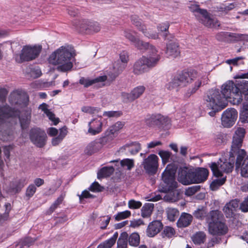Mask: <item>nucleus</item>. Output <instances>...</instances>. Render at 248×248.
Masks as SVG:
<instances>
[{"instance_id": "58", "label": "nucleus", "mask_w": 248, "mask_h": 248, "mask_svg": "<svg viewBox=\"0 0 248 248\" xmlns=\"http://www.w3.org/2000/svg\"><path fill=\"white\" fill-rule=\"evenodd\" d=\"M103 116L108 117H118L122 115V113L120 111H105L103 113Z\"/></svg>"}, {"instance_id": "40", "label": "nucleus", "mask_w": 248, "mask_h": 248, "mask_svg": "<svg viewBox=\"0 0 248 248\" xmlns=\"http://www.w3.org/2000/svg\"><path fill=\"white\" fill-rule=\"evenodd\" d=\"M237 86L238 88V92L242 96V94L245 95H248V81L242 80Z\"/></svg>"}, {"instance_id": "51", "label": "nucleus", "mask_w": 248, "mask_h": 248, "mask_svg": "<svg viewBox=\"0 0 248 248\" xmlns=\"http://www.w3.org/2000/svg\"><path fill=\"white\" fill-rule=\"evenodd\" d=\"M131 216V212L128 210H125L123 212H119L115 216V219L116 221H119L128 218Z\"/></svg>"}, {"instance_id": "44", "label": "nucleus", "mask_w": 248, "mask_h": 248, "mask_svg": "<svg viewBox=\"0 0 248 248\" xmlns=\"http://www.w3.org/2000/svg\"><path fill=\"white\" fill-rule=\"evenodd\" d=\"M226 181L225 178H222L220 179H217L214 180L210 184V188L212 190H217L219 187L222 186Z\"/></svg>"}, {"instance_id": "6", "label": "nucleus", "mask_w": 248, "mask_h": 248, "mask_svg": "<svg viewBox=\"0 0 248 248\" xmlns=\"http://www.w3.org/2000/svg\"><path fill=\"white\" fill-rule=\"evenodd\" d=\"M221 93L225 98H232L233 104L238 105L241 103L243 98L242 96L238 92L236 84L232 81H228L222 86Z\"/></svg>"}, {"instance_id": "63", "label": "nucleus", "mask_w": 248, "mask_h": 248, "mask_svg": "<svg viewBox=\"0 0 248 248\" xmlns=\"http://www.w3.org/2000/svg\"><path fill=\"white\" fill-rule=\"evenodd\" d=\"M81 110L84 112L88 113L90 114H93L95 112L98 111L97 108L90 106L83 107L81 108Z\"/></svg>"}, {"instance_id": "2", "label": "nucleus", "mask_w": 248, "mask_h": 248, "mask_svg": "<svg viewBox=\"0 0 248 248\" xmlns=\"http://www.w3.org/2000/svg\"><path fill=\"white\" fill-rule=\"evenodd\" d=\"M76 55L75 50L72 46H62L50 55L48 62L50 64L57 65L58 71L64 72L73 67V61Z\"/></svg>"}, {"instance_id": "64", "label": "nucleus", "mask_w": 248, "mask_h": 248, "mask_svg": "<svg viewBox=\"0 0 248 248\" xmlns=\"http://www.w3.org/2000/svg\"><path fill=\"white\" fill-rule=\"evenodd\" d=\"M240 208L243 212H248V196L240 204Z\"/></svg>"}, {"instance_id": "47", "label": "nucleus", "mask_w": 248, "mask_h": 248, "mask_svg": "<svg viewBox=\"0 0 248 248\" xmlns=\"http://www.w3.org/2000/svg\"><path fill=\"white\" fill-rule=\"evenodd\" d=\"M241 174L243 177H248V156L244 159L241 166Z\"/></svg>"}, {"instance_id": "52", "label": "nucleus", "mask_w": 248, "mask_h": 248, "mask_svg": "<svg viewBox=\"0 0 248 248\" xmlns=\"http://www.w3.org/2000/svg\"><path fill=\"white\" fill-rule=\"evenodd\" d=\"M45 113L48 117L49 119L53 122L54 125H56L59 122V119L55 117V115L47 108H43Z\"/></svg>"}, {"instance_id": "54", "label": "nucleus", "mask_w": 248, "mask_h": 248, "mask_svg": "<svg viewBox=\"0 0 248 248\" xmlns=\"http://www.w3.org/2000/svg\"><path fill=\"white\" fill-rule=\"evenodd\" d=\"M241 117L244 119V121H248V104H244L240 114Z\"/></svg>"}, {"instance_id": "18", "label": "nucleus", "mask_w": 248, "mask_h": 248, "mask_svg": "<svg viewBox=\"0 0 248 248\" xmlns=\"http://www.w3.org/2000/svg\"><path fill=\"white\" fill-rule=\"evenodd\" d=\"M163 224L159 220H154L150 222L146 229V235L153 237L158 233L163 228Z\"/></svg>"}, {"instance_id": "62", "label": "nucleus", "mask_w": 248, "mask_h": 248, "mask_svg": "<svg viewBox=\"0 0 248 248\" xmlns=\"http://www.w3.org/2000/svg\"><path fill=\"white\" fill-rule=\"evenodd\" d=\"M90 23L88 24L87 21L83 20L76 25L77 28H79L82 31L91 29L90 28Z\"/></svg>"}, {"instance_id": "53", "label": "nucleus", "mask_w": 248, "mask_h": 248, "mask_svg": "<svg viewBox=\"0 0 248 248\" xmlns=\"http://www.w3.org/2000/svg\"><path fill=\"white\" fill-rule=\"evenodd\" d=\"M122 166H126L127 170H130L134 166V161L132 159L126 158L121 161Z\"/></svg>"}, {"instance_id": "41", "label": "nucleus", "mask_w": 248, "mask_h": 248, "mask_svg": "<svg viewBox=\"0 0 248 248\" xmlns=\"http://www.w3.org/2000/svg\"><path fill=\"white\" fill-rule=\"evenodd\" d=\"M179 194L178 193H176L174 191H170L168 193H167L163 198V199L165 201L170 202H174L178 200Z\"/></svg>"}, {"instance_id": "36", "label": "nucleus", "mask_w": 248, "mask_h": 248, "mask_svg": "<svg viewBox=\"0 0 248 248\" xmlns=\"http://www.w3.org/2000/svg\"><path fill=\"white\" fill-rule=\"evenodd\" d=\"M4 207L5 209V212L2 214H0V224H3L9 219V214L11 209V204L6 203L4 205Z\"/></svg>"}, {"instance_id": "29", "label": "nucleus", "mask_w": 248, "mask_h": 248, "mask_svg": "<svg viewBox=\"0 0 248 248\" xmlns=\"http://www.w3.org/2000/svg\"><path fill=\"white\" fill-rule=\"evenodd\" d=\"M118 237V232H115L109 239L100 243L97 248H111L115 244Z\"/></svg>"}, {"instance_id": "23", "label": "nucleus", "mask_w": 248, "mask_h": 248, "mask_svg": "<svg viewBox=\"0 0 248 248\" xmlns=\"http://www.w3.org/2000/svg\"><path fill=\"white\" fill-rule=\"evenodd\" d=\"M149 69V68L142 57L135 62L133 72L135 75H140L148 71Z\"/></svg>"}, {"instance_id": "61", "label": "nucleus", "mask_w": 248, "mask_h": 248, "mask_svg": "<svg viewBox=\"0 0 248 248\" xmlns=\"http://www.w3.org/2000/svg\"><path fill=\"white\" fill-rule=\"evenodd\" d=\"M124 36L133 44L138 39L135 37V36L132 34V31L130 30H125L124 31Z\"/></svg>"}, {"instance_id": "13", "label": "nucleus", "mask_w": 248, "mask_h": 248, "mask_svg": "<svg viewBox=\"0 0 248 248\" xmlns=\"http://www.w3.org/2000/svg\"><path fill=\"white\" fill-rule=\"evenodd\" d=\"M159 158L155 154H151L145 158L141 163L146 173L153 175L156 173L158 168Z\"/></svg>"}, {"instance_id": "17", "label": "nucleus", "mask_w": 248, "mask_h": 248, "mask_svg": "<svg viewBox=\"0 0 248 248\" xmlns=\"http://www.w3.org/2000/svg\"><path fill=\"white\" fill-rule=\"evenodd\" d=\"M208 231L212 235H221L225 234L228 231V227L224 221L211 223L208 225Z\"/></svg>"}, {"instance_id": "4", "label": "nucleus", "mask_w": 248, "mask_h": 248, "mask_svg": "<svg viewBox=\"0 0 248 248\" xmlns=\"http://www.w3.org/2000/svg\"><path fill=\"white\" fill-rule=\"evenodd\" d=\"M245 134V130L244 128L237 127L232 138L230 155L235 157L234 154H237L235 163L236 168L241 165V162L246 155V152L243 149H240Z\"/></svg>"}, {"instance_id": "9", "label": "nucleus", "mask_w": 248, "mask_h": 248, "mask_svg": "<svg viewBox=\"0 0 248 248\" xmlns=\"http://www.w3.org/2000/svg\"><path fill=\"white\" fill-rule=\"evenodd\" d=\"M113 140L112 136H106L96 139L88 144L84 149V153L91 155L99 152L103 147Z\"/></svg>"}, {"instance_id": "1", "label": "nucleus", "mask_w": 248, "mask_h": 248, "mask_svg": "<svg viewBox=\"0 0 248 248\" xmlns=\"http://www.w3.org/2000/svg\"><path fill=\"white\" fill-rule=\"evenodd\" d=\"M192 81H195L194 85L187 91L186 95L189 97L195 93L201 87L202 83H206L207 78L204 76H202L195 70L189 72H183L173 78L166 85V87L169 90H173L179 86H186L187 83H191Z\"/></svg>"}, {"instance_id": "55", "label": "nucleus", "mask_w": 248, "mask_h": 248, "mask_svg": "<svg viewBox=\"0 0 248 248\" xmlns=\"http://www.w3.org/2000/svg\"><path fill=\"white\" fill-rule=\"evenodd\" d=\"M200 189V186H194L189 187L186 190L185 194L188 196H192L198 191Z\"/></svg>"}, {"instance_id": "14", "label": "nucleus", "mask_w": 248, "mask_h": 248, "mask_svg": "<svg viewBox=\"0 0 248 248\" xmlns=\"http://www.w3.org/2000/svg\"><path fill=\"white\" fill-rule=\"evenodd\" d=\"M237 118V112L233 108L227 109L221 116V124L224 127L232 126Z\"/></svg>"}, {"instance_id": "48", "label": "nucleus", "mask_w": 248, "mask_h": 248, "mask_svg": "<svg viewBox=\"0 0 248 248\" xmlns=\"http://www.w3.org/2000/svg\"><path fill=\"white\" fill-rule=\"evenodd\" d=\"M158 155L162 159L163 164H165L169 161L171 153L169 151L161 150L159 152Z\"/></svg>"}, {"instance_id": "7", "label": "nucleus", "mask_w": 248, "mask_h": 248, "mask_svg": "<svg viewBox=\"0 0 248 248\" xmlns=\"http://www.w3.org/2000/svg\"><path fill=\"white\" fill-rule=\"evenodd\" d=\"M234 157L230 156L228 160L225 159L224 161L220 160L217 163H212L210 165L211 169L213 174L217 177L222 176V172L227 173L232 171L234 167Z\"/></svg>"}, {"instance_id": "46", "label": "nucleus", "mask_w": 248, "mask_h": 248, "mask_svg": "<svg viewBox=\"0 0 248 248\" xmlns=\"http://www.w3.org/2000/svg\"><path fill=\"white\" fill-rule=\"evenodd\" d=\"M64 195L62 194L59 197L57 198V199L54 202V203L51 205L50 207L48 212L49 214H51L55 210L58 208L59 205L62 203Z\"/></svg>"}, {"instance_id": "49", "label": "nucleus", "mask_w": 248, "mask_h": 248, "mask_svg": "<svg viewBox=\"0 0 248 248\" xmlns=\"http://www.w3.org/2000/svg\"><path fill=\"white\" fill-rule=\"evenodd\" d=\"M230 37L233 38L234 41L244 40L248 42V34L231 33Z\"/></svg>"}, {"instance_id": "37", "label": "nucleus", "mask_w": 248, "mask_h": 248, "mask_svg": "<svg viewBox=\"0 0 248 248\" xmlns=\"http://www.w3.org/2000/svg\"><path fill=\"white\" fill-rule=\"evenodd\" d=\"M128 241L130 246L136 247L140 242V237L138 233L134 232L128 236Z\"/></svg>"}, {"instance_id": "50", "label": "nucleus", "mask_w": 248, "mask_h": 248, "mask_svg": "<svg viewBox=\"0 0 248 248\" xmlns=\"http://www.w3.org/2000/svg\"><path fill=\"white\" fill-rule=\"evenodd\" d=\"M175 234V230L171 227L167 226L164 229L162 233L163 237L170 238Z\"/></svg>"}, {"instance_id": "56", "label": "nucleus", "mask_w": 248, "mask_h": 248, "mask_svg": "<svg viewBox=\"0 0 248 248\" xmlns=\"http://www.w3.org/2000/svg\"><path fill=\"white\" fill-rule=\"evenodd\" d=\"M142 205V203L140 201H136L134 200H130L128 203V207L130 209H139Z\"/></svg>"}, {"instance_id": "16", "label": "nucleus", "mask_w": 248, "mask_h": 248, "mask_svg": "<svg viewBox=\"0 0 248 248\" xmlns=\"http://www.w3.org/2000/svg\"><path fill=\"white\" fill-rule=\"evenodd\" d=\"M145 91L144 86H139L134 88L129 93L123 92L122 96L126 101L133 102L140 97Z\"/></svg>"}, {"instance_id": "22", "label": "nucleus", "mask_w": 248, "mask_h": 248, "mask_svg": "<svg viewBox=\"0 0 248 248\" xmlns=\"http://www.w3.org/2000/svg\"><path fill=\"white\" fill-rule=\"evenodd\" d=\"M102 122L101 120L93 119L88 124V130L87 133L94 136L102 131Z\"/></svg>"}, {"instance_id": "26", "label": "nucleus", "mask_w": 248, "mask_h": 248, "mask_svg": "<svg viewBox=\"0 0 248 248\" xmlns=\"http://www.w3.org/2000/svg\"><path fill=\"white\" fill-rule=\"evenodd\" d=\"M192 219V216L188 213H183L177 221V226L179 228L186 227L191 224Z\"/></svg>"}, {"instance_id": "35", "label": "nucleus", "mask_w": 248, "mask_h": 248, "mask_svg": "<svg viewBox=\"0 0 248 248\" xmlns=\"http://www.w3.org/2000/svg\"><path fill=\"white\" fill-rule=\"evenodd\" d=\"M134 45L139 49L141 50H148V52L150 51V48L151 46H154L149 44L148 43L144 42L138 38L134 43Z\"/></svg>"}, {"instance_id": "60", "label": "nucleus", "mask_w": 248, "mask_h": 248, "mask_svg": "<svg viewBox=\"0 0 248 248\" xmlns=\"http://www.w3.org/2000/svg\"><path fill=\"white\" fill-rule=\"evenodd\" d=\"M131 21L132 24L137 27L139 31L140 28H141L142 26H145L144 25L142 24L141 20L136 16H132Z\"/></svg>"}, {"instance_id": "10", "label": "nucleus", "mask_w": 248, "mask_h": 248, "mask_svg": "<svg viewBox=\"0 0 248 248\" xmlns=\"http://www.w3.org/2000/svg\"><path fill=\"white\" fill-rule=\"evenodd\" d=\"M145 123L149 126H158L164 129L169 128L170 125V119L160 114L147 115Z\"/></svg>"}, {"instance_id": "38", "label": "nucleus", "mask_w": 248, "mask_h": 248, "mask_svg": "<svg viewBox=\"0 0 248 248\" xmlns=\"http://www.w3.org/2000/svg\"><path fill=\"white\" fill-rule=\"evenodd\" d=\"M192 241L196 245H200L204 243L206 239V235L203 232H198L192 237Z\"/></svg>"}, {"instance_id": "5", "label": "nucleus", "mask_w": 248, "mask_h": 248, "mask_svg": "<svg viewBox=\"0 0 248 248\" xmlns=\"http://www.w3.org/2000/svg\"><path fill=\"white\" fill-rule=\"evenodd\" d=\"M41 49L42 46L40 45L24 46L21 53L15 55V60L18 63L32 61L39 56Z\"/></svg>"}, {"instance_id": "3", "label": "nucleus", "mask_w": 248, "mask_h": 248, "mask_svg": "<svg viewBox=\"0 0 248 248\" xmlns=\"http://www.w3.org/2000/svg\"><path fill=\"white\" fill-rule=\"evenodd\" d=\"M208 174V170L203 168H198L193 170L183 167L179 170L178 180L185 185L201 183L207 179Z\"/></svg>"}, {"instance_id": "33", "label": "nucleus", "mask_w": 248, "mask_h": 248, "mask_svg": "<svg viewBox=\"0 0 248 248\" xmlns=\"http://www.w3.org/2000/svg\"><path fill=\"white\" fill-rule=\"evenodd\" d=\"M140 31L143 33L145 37L149 39H157L158 38V33L155 31H151L150 29H147L145 26H142L141 28H140Z\"/></svg>"}, {"instance_id": "39", "label": "nucleus", "mask_w": 248, "mask_h": 248, "mask_svg": "<svg viewBox=\"0 0 248 248\" xmlns=\"http://www.w3.org/2000/svg\"><path fill=\"white\" fill-rule=\"evenodd\" d=\"M22 95L18 92H14L11 93L9 100L12 105L20 104L21 102Z\"/></svg>"}, {"instance_id": "19", "label": "nucleus", "mask_w": 248, "mask_h": 248, "mask_svg": "<svg viewBox=\"0 0 248 248\" xmlns=\"http://www.w3.org/2000/svg\"><path fill=\"white\" fill-rule=\"evenodd\" d=\"M239 205V201L237 199L231 200L227 203L224 206L223 211L227 218L232 217L235 212L238 208Z\"/></svg>"}, {"instance_id": "8", "label": "nucleus", "mask_w": 248, "mask_h": 248, "mask_svg": "<svg viewBox=\"0 0 248 248\" xmlns=\"http://www.w3.org/2000/svg\"><path fill=\"white\" fill-rule=\"evenodd\" d=\"M176 170L174 166L169 164L162 174V179L166 184L165 191H171L177 187L175 174Z\"/></svg>"}, {"instance_id": "43", "label": "nucleus", "mask_w": 248, "mask_h": 248, "mask_svg": "<svg viewBox=\"0 0 248 248\" xmlns=\"http://www.w3.org/2000/svg\"><path fill=\"white\" fill-rule=\"evenodd\" d=\"M124 124L121 122H117L114 124H113L112 126L109 128V133L110 134L107 135V136H112L113 139L114 138L113 135L115 132L119 131L120 129H122Z\"/></svg>"}, {"instance_id": "11", "label": "nucleus", "mask_w": 248, "mask_h": 248, "mask_svg": "<svg viewBox=\"0 0 248 248\" xmlns=\"http://www.w3.org/2000/svg\"><path fill=\"white\" fill-rule=\"evenodd\" d=\"M223 96L220 93L219 90L212 89L207 92L204 97V100L207 107L209 109L216 110L217 108L221 105Z\"/></svg>"}, {"instance_id": "42", "label": "nucleus", "mask_w": 248, "mask_h": 248, "mask_svg": "<svg viewBox=\"0 0 248 248\" xmlns=\"http://www.w3.org/2000/svg\"><path fill=\"white\" fill-rule=\"evenodd\" d=\"M207 214L206 209L203 207L197 209L193 213V215L196 218L201 220L205 217L206 219Z\"/></svg>"}, {"instance_id": "57", "label": "nucleus", "mask_w": 248, "mask_h": 248, "mask_svg": "<svg viewBox=\"0 0 248 248\" xmlns=\"http://www.w3.org/2000/svg\"><path fill=\"white\" fill-rule=\"evenodd\" d=\"M36 191V187L34 185L31 184L27 187L26 191V195L29 198L33 196Z\"/></svg>"}, {"instance_id": "27", "label": "nucleus", "mask_w": 248, "mask_h": 248, "mask_svg": "<svg viewBox=\"0 0 248 248\" xmlns=\"http://www.w3.org/2000/svg\"><path fill=\"white\" fill-rule=\"evenodd\" d=\"M199 20L205 26L210 28H215L219 26L218 21L216 19L211 18L207 11L206 15L202 16Z\"/></svg>"}, {"instance_id": "45", "label": "nucleus", "mask_w": 248, "mask_h": 248, "mask_svg": "<svg viewBox=\"0 0 248 248\" xmlns=\"http://www.w3.org/2000/svg\"><path fill=\"white\" fill-rule=\"evenodd\" d=\"M166 212L168 218L171 221L175 220L176 217L178 215L179 213L178 210L173 208H168Z\"/></svg>"}, {"instance_id": "28", "label": "nucleus", "mask_w": 248, "mask_h": 248, "mask_svg": "<svg viewBox=\"0 0 248 248\" xmlns=\"http://www.w3.org/2000/svg\"><path fill=\"white\" fill-rule=\"evenodd\" d=\"M127 64L124 63H123L120 61H117L115 62L113 64V73L111 74H109L110 78L114 79L116 77L118 76L126 67Z\"/></svg>"}, {"instance_id": "32", "label": "nucleus", "mask_w": 248, "mask_h": 248, "mask_svg": "<svg viewBox=\"0 0 248 248\" xmlns=\"http://www.w3.org/2000/svg\"><path fill=\"white\" fill-rule=\"evenodd\" d=\"M113 167H105L102 168L97 173V178L100 179L110 176L114 172Z\"/></svg>"}, {"instance_id": "59", "label": "nucleus", "mask_w": 248, "mask_h": 248, "mask_svg": "<svg viewBox=\"0 0 248 248\" xmlns=\"http://www.w3.org/2000/svg\"><path fill=\"white\" fill-rule=\"evenodd\" d=\"M110 217L108 216L106 217H104L101 218L100 221L101 222L100 223V228L102 230H104L106 229L107 226L108 225L110 220Z\"/></svg>"}, {"instance_id": "30", "label": "nucleus", "mask_w": 248, "mask_h": 248, "mask_svg": "<svg viewBox=\"0 0 248 248\" xmlns=\"http://www.w3.org/2000/svg\"><path fill=\"white\" fill-rule=\"evenodd\" d=\"M190 11L193 13L198 20H200L202 16L206 14V10L201 9L197 4H192L189 7Z\"/></svg>"}, {"instance_id": "20", "label": "nucleus", "mask_w": 248, "mask_h": 248, "mask_svg": "<svg viewBox=\"0 0 248 248\" xmlns=\"http://www.w3.org/2000/svg\"><path fill=\"white\" fill-rule=\"evenodd\" d=\"M165 53L168 57L176 58L180 55V51L176 41H170L167 44Z\"/></svg>"}, {"instance_id": "21", "label": "nucleus", "mask_w": 248, "mask_h": 248, "mask_svg": "<svg viewBox=\"0 0 248 248\" xmlns=\"http://www.w3.org/2000/svg\"><path fill=\"white\" fill-rule=\"evenodd\" d=\"M206 220L209 225L211 223L224 221V216L221 211L218 210H212L208 213Z\"/></svg>"}, {"instance_id": "31", "label": "nucleus", "mask_w": 248, "mask_h": 248, "mask_svg": "<svg viewBox=\"0 0 248 248\" xmlns=\"http://www.w3.org/2000/svg\"><path fill=\"white\" fill-rule=\"evenodd\" d=\"M127 242L128 233L125 232H124L121 233L118 238L117 242V248H128Z\"/></svg>"}, {"instance_id": "25", "label": "nucleus", "mask_w": 248, "mask_h": 248, "mask_svg": "<svg viewBox=\"0 0 248 248\" xmlns=\"http://www.w3.org/2000/svg\"><path fill=\"white\" fill-rule=\"evenodd\" d=\"M107 79L106 76H100L94 79H90L82 77L79 81V83L84 86V87L87 88L95 83L98 82H102L106 81Z\"/></svg>"}, {"instance_id": "24", "label": "nucleus", "mask_w": 248, "mask_h": 248, "mask_svg": "<svg viewBox=\"0 0 248 248\" xmlns=\"http://www.w3.org/2000/svg\"><path fill=\"white\" fill-rule=\"evenodd\" d=\"M141 149V145L138 142H131L120 148L119 151L121 153L127 151L131 155L137 154Z\"/></svg>"}, {"instance_id": "34", "label": "nucleus", "mask_w": 248, "mask_h": 248, "mask_svg": "<svg viewBox=\"0 0 248 248\" xmlns=\"http://www.w3.org/2000/svg\"><path fill=\"white\" fill-rule=\"evenodd\" d=\"M154 205L152 203H146L141 208V216L143 217H149L152 213Z\"/></svg>"}, {"instance_id": "15", "label": "nucleus", "mask_w": 248, "mask_h": 248, "mask_svg": "<svg viewBox=\"0 0 248 248\" xmlns=\"http://www.w3.org/2000/svg\"><path fill=\"white\" fill-rule=\"evenodd\" d=\"M147 57L142 56L148 67L152 68L155 66L161 59V55L155 46H151L148 52Z\"/></svg>"}, {"instance_id": "12", "label": "nucleus", "mask_w": 248, "mask_h": 248, "mask_svg": "<svg viewBox=\"0 0 248 248\" xmlns=\"http://www.w3.org/2000/svg\"><path fill=\"white\" fill-rule=\"evenodd\" d=\"M29 138L32 143L39 148L43 147L46 142V134L44 130L38 127H34L30 130Z\"/></svg>"}]
</instances>
